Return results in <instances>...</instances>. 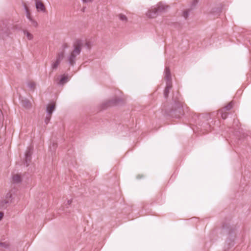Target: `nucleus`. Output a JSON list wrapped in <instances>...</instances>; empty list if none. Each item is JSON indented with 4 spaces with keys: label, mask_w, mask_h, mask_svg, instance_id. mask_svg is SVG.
Wrapping results in <instances>:
<instances>
[{
    "label": "nucleus",
    "mask_w": 251,
    "mask_h": 251,
    "mask_svg": "<svg viewBox=\"0 0 251 251\" xmlns=\"http://www.w3.org/2000/svg\"><path fill=\"white\" fill-rule=\"evenodd\" d=\"M85 46H87V47L88 48V49H90L91 48V43L90 42H87L86 43H85Z\"/></svg>",
    "instance_id": "obj_28"
},
{
    "label": "nucleus",
    "mask_w": 251,
    "mask_h": 251,
    "mask_svg": "<svg viewBox=\"0 0 251 251\" xmlns=\"http://www.w3.org/2000/svg\"><path fill=\"white\" fill-rule=\"evenodd\" d=\"M61 61L57 60L56 59V61L54 62H53L51 64V68L52 69H56L59 64L60 63Z\"/></svg>",
    "instance_id": "obj_20"
},
{
    "label": "nucleus",
    "mask_w": 251,
    "mask_h": 251,
    "mask_svg": "<svg viewBox=\"0 0 251 251\" xmlns=\"http://www.w3.org/2000/svg\"><path fill=\"white\" fill-rule=\"evenodd\" d=\"M68 47V46L67 44H64L63 45H62V48L65 49L66 48H67Z\"/></svg>",
    "instance_id": "obj_30"
},
{
    "label": "nucleus",
    "mask_w": 251,
    "mask_h": 251,
    "mask_svg": "<svg viewBox=\"0 0 251 251\" xmlns=\"http://www.w3.org/2000/svg\"><path fill=\"white\" fill-rule=\"evenodd\" d=\"M83 2L85 3H89L91 2L93 0H82Z\"/></svg>",
    "instance_id": "obj_29"
},
{
    "label": "nucleus",
    "mask_w": 251,
    "mask_h": 251,
    "mask_svg": "<svg viewBox=\"0 0 251 251\" xmlns=\"http://www.w3.org/2000/svg\"><path fill=\"white\" fill-rule=\"evenodd\" d=\"M159 14L154 6L151 7L146 13V17L149 19L155 18Z\"/></svg>",
    "instance_id": "obj_4"
},
{
    "label": "nucleus",
    "mask_w": 251,
    "mask_h": 251,
    "mask_svg": "<svg viewBox=\"0 0 251 251\" xmlns=\"http://www.w3.org/2000/svg\"><path fill=\"white\" fill-rule=\"evenodd\" d=\"M192 9H191V8L189 7L188 9H185L183 12H182V16L185 18V19H187L188 17L189 12L192 10Z\"/></svg>",
    "instance_id": "obj_15"
},
{
    "label": "nucleus",
    "mask_w": 251,
    "mask_h": 251,
    "mask_svg": "<svg viewBox=\"0 0 251 251\" xmlns=\"http://www.w3.org/2000/svg\"><path fill=\"white\" fill-rule=\"evenodd\" d=\"M3 216V213L2 212H0V220L2 218Z\"/></svg>",
    "instance_id": "obj_31"
},
{
    "label": "nucleus",
    "mask_w": 251,
    "mask_h": 251,
    "mask_svg": "<svg viewBox=\"0 0 251 251\" xmlns=\"http://www.w3.org/2000/svg\"><path fill=\"white\" fill-rule=\"evenodd\" d=\"M116 102L113 100H109L103 103V107L106 108L107 107L111 106L113 104L115 103Z\"/></svg>",
    "instance_id": "obj_18"
},
{
    "label": "nucleus",
    "mask_w": 251,
    "mask_h": 251,
    "mask_svg": "<svg viewBox=\"0 0 251 251\" xmlns=\"http://www.w3.org/2000/svg\"><path fill=\"white\" fill-rule=\"evenodd\" d=\"M233 102L232 101L230 102L226 106L224 107L223 109V111H229L233 107Z\"/></svg>",
    "instance_id": "obj_16"
},
{
    "label": "nucleus",
    "mask_w": 251,
    "mask_h": 251,
    "mask_svg": "<svg viewBox=\"0 0 251 251\" xmlns=\"http://www.w3.org/2000/svg\"><path fill=\"white\" fill-rule=\"evenodd\" d=\"M12 194L10 193H8L6 194L5 199L9 200L11 201Z\"/></svg>",
    "instance_id": "obj_27"
},
{
    "label": "nucleus",
    "mask_w": 251,
    "mask_h": 251,
    "mask_svg": "<svg viewBox=\"0 0 251 251\" xmlns=\"http://www.w3.org/2000/svg\"><path fill=\"white\" fill-rule=\"evenodd\" d=\"M25 11H26V17L29 20L30 19L32 18L31 16H30V13L28 10V8L27 7V6H25Z\"/></svg>",
    "instance_id": "obj_24"
},
{
    "label": "nucleus",
    "mask_w": 251,
    "mask_h": 251,
    "mask_svg": "<svg viewBox=\"0 0 251 251\" xmlns=\"http://www.w3.org/2000/svg\"><path fill=\"white\" fill-rule=\"evenodd\" d=\"M64 56V51H62L57 53L56 56V60L61 61Z\"/></svg>",
    "instance_id": "obj_17"
},
{
    "label": "nucleus",
    "mask_w": 251,
    "mask_h": 251,
    "mask_svg": "<svg viewBox=\"0 0 251 251\" xmlns=\"http://www.w3.org/2000/svg\"><path fill=\"white\" fill-rule=\"evenodd\" d=\"M29 20L30 21L31 25L32 26L34 27H37L38 26V23L35 20H34L32 18L30 19Z\"/></svg>",
    "instance_id": "obj_25"
},
{
    "label": "nucleus",
    "mask_w": 251,
    "mask_h": 251,
    "mask_svg": "<svg viewBox=\"0 0 251 251\" xmlns=\"http://www.w3.org/2000/svg\"><path fill=\"white\" fill-rule=\"evenodd\" d=\"M82 43L80 41H76L74 44V49L67 57V61L71 66H74L75 63L76 57L78 55L82 50Z\"/></svg>",
    "instance_id": "obj_1"
},
{
    "label": "nucleus",
    "mask_w": 251,
    "mask_h": 251,
    "mask_svg": "<svg viewBox=\"0 0 251 251\" xmlns=\"http://www.w3.org/2000/svg\"><path fill=\"white\" fill-rule=\"evenodd\" d=\"M12 180L14 183H19L21 181V177L18 174L14 175L12 176Z\"/></svg>",
    "instance_id": "obj_10"
},
{
    "label": "nucleus",
    "mask_w": 251,
    "mask_h": 251,
    "mask_svg": "<svg viewBox=\"0 0 251 251\" xmlns=\"http://www.w3.org/2000/svg\"><path fill=\"white\" fill-rule=\"evenodd\" d=\"M35 6L38 12H45L46 9L44 4L40 0H35Z\"/></svg>",
    "instance_id": "obj_5"
},
{
    "label": "nucleus",
    "mask_w": 251,
    "mask_h": 251,
    "mask_svg": "<svg viewBox=\"0 0 251 251\" xmlns=\"http://www.w3.org/2000/svg\"><path fill=\"white\" fill-rule=\"evenodd\" d=\"M198 2V0H191L190 5V7L191 8V9H193L194 8H195Z\"/></svg>",
    "instance_id": "obj_19"
},
{
    "label": "nucleus",
    "mask_w": 251,
    "mask_h": 251,
    "mask_svg": "<svg viewBox=\"0 0 251 251\" xmlns=\"http://www.w3.org/2000/svg\"><path fill=\"white\" fill-rule=\"evenodd\" d=\"M72 202V200H69L68 201H67V203L69 205L71 204Z\"/></svg>",
    "instance_id": "obj_32"
},
{
    "label": "nucleus",
    "mask_w": 251,
    "mask_h": 251,
    "mask_svg": "<svg viewBox=\"0 0 251 251\" xmlns=\"http://www.w3.org/2000/svg\"><path fill=\"white\" fill-rule=\"evenodd\" d=\"M55 108V103H51L48 104L47 107V114L49 115H51L53 111L54 110Z\"/></svg>",
    "instance_id": "obj_8"
},
{
    "label": "nucleus",
    "mask_w": 251,
    "mask_h": 251,
    "mask_svg": "<svg viewBox=\"0 0 251 251\" xmlns=\"http://www.w3.org/2000/svg\"><path fill=\"white\" fill-rule=\"evenodd\" d=\"M69 80V77L67 75H63L62 76L60 80V84L63 85L67 82H68Z\"/></svg>",
    "instance_id": "obj_12"
},
{
    "label": "nucleus",
    "mask_w": 251,
    "mask_h": 251,
    "mask_svg": "<svg viewBox=\"0 0 251 251\" xmlns=\"http://www.w3.org/2000/svg\"><path fill=\"white\" fill-rule=\"evenodd\" d=\"M154 6L158 14H160L166 12L168 8H169V5H167L166 4L162 2H159Z\"/></svg>",
    "instance_id": "obj_3"
},
{
    "label": "nucleus",
    "mask_w": 251,
    "mask_h": 251,
    "mask_svg": "<svg viewBox=\"0 0 251 251\" xmlns=\"http://www.w3.org/2000/svg\"><path fill=\"white\" fill-rule=\"evenodd\" d=\"M221 114V117L223 119L226 118L227 116V113L226 111H223V109H221L219 111Z\"/></svg>",
    "instance_id": "obj_22"
},
{
    "label": "nucleus",
    "mask_w": 251,
    "mask_h": 251,
    "mask_svg": "<svg viewBox=\"0 0 251 251\" xmlns=\"http://www.w3.org/2000/svg\"><path fill=\"white\" fill-rule=\"evenodd\" d=\"M165 78L166 80V82L172 83L171 72L168 67H166L165 70Z\"/></svg>",
    "instance_id": "obj_7"
},
{
    "label": "nucleus",
    "mask_w": 251,
    "mask_h": 251,
    "mask_svg": "<svg viewBox=\"0 0 251 251\" xmlns=\"http://www.w3.org/2000/svg\"><path fill=\"white\" fill-rule=\"evenodd\" d=\"M11 201L6 199L3 200L0 202V207L1 208H5L7 206V204Z\"/></svg>",
    "instance_id": "obj_9"
},
{
    "label": "nucleus",
    "mask_w": 251,
    "mask_h": 251,
    "mask_svg": "<svg viewBox=\"0 0 251 251\" xmlns=\"http://www.w3.org/2000/svg\"><path fill=\"white\" fill-rule=\"evenodd\" d=\"M24 34L26 36L27 38L30 40H32L33 39V35L30 33L28 31H26V30H25L24 31Z\"/></svg>",
    "instance_id": "obj_21"
},
{
    "label": "nucleus",
    "mask_w": 251,
    "mask_h": 251,
    "mask_svg": "<svg viewBox=\"0 0 251 251\" xmlns=\"http://www.w3.org/2000/svg\"><path fill=\"white\" fill-rule=\"evenodd\" d=\"M172 87V83L166 82V86L164 91V96L165 98H167L170 90Z\"/></svg>",
    "instance_id": "obj_6"
},
{
    "label": "nucleus",
    "mask_w": 251,
    "mask_h": 251,
    "mask_svg": "<svg viewBox=\"0 0 251 251\" xmlns=\"http://www.w3.org/2000/svg\"><path fill=\"white\" fill-rule=\"evenodd\" d=\"M23 105L26 108H29L31 105L30 102L28 100H25L23 101Z\"/></svg>",
    "instance_id": "obj_23"
},
{
    "label": "nucleus",
    "mask_w": 251,
    "mask_h": 251,
    "mask_svg": "<svg viewBox=\"0 0 251 251\" xmlns=\"http://www.w3.org/2000/svg\"><path fill=\"white\" fill-rule=\"evenodd\" d=\"M31 153H32L31 149L29 148L28 149V150L26 151V153L25 154L26 162H27L28 160H30Z\"/></svg>",
    "instance_id": "obj_11"
},
{
    "label": "nucleus",
    "mask_w": 251,
    "mask_h": 251,
    "mask_svg": "<svg viewBox=\"0 0 251 251\" xmlns=\"http://www.w3.org/2000/svg\"><path fill=\"white\" fill-rule=\"evenodd\" d=\"M118 18L123 22L126 23L127 22V17L123 14H119L117 15Z\"/></svg>",
    "instance_id": "obj_13"
},
{
    "label": "nucleus",
    "mask_w": 251,
    "mask_h": 251,
    "mask_svg": "<svg viewBox=\"0 0 251 251\" xmlns=\"http://www.w3.org/2000/svg\"><path fill=\"white\" fill-rule=\"evenodd\" d=\"M27 86L30 91H34L35 89L36 84L33 81H29L27 83Z\"/></svg>",
    "instance_id": "obj_14"
},
{
    "label": "nucleus",
    "mask_w": 251,
    "mask_h": 251,
    "mask_svg": "<svg viewBox=\"0 0 251 251\" xmlns=\"http://www.w3.org/2000/svg\"><path fill=\"white\" fill-rule=\"evenodd\" d=\"M50 118H51V115H49L47 114V115L45 118V122L46 124H48L49 123V122L50 120Z\"/></svg>",
    "instance_id": "obj_26"
},
{
    "label": "nucleus",
    "mask_w": 251,
    "mask_h": 251,
    "mask_svg": "<svg viewBox=\"0 0 251 251\" xmlns=\"http://www.w3.org/2000/svg\"><path fill=\"white\" fill-rule=\"evenodd\" d=\"M82 43L80 41H76L74 44V49L67 57V61L71 66H74L75 63L76 57L78 55L82 50Z\"/></svg>",
    "instance_id": "obj_2"
}]
</instances>
